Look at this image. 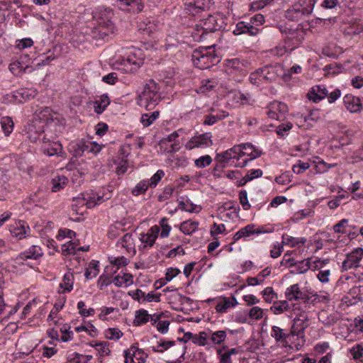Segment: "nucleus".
<instances>
[{"mask_svg":"<svg viewBox=\"0 0 363 363\" xmlns=\"http://www.w3.org/2000/svg\"><path fill=\"white\" fill-rule=\"evenodd\" d=\"M77 246V242L69 240L61 245V250L60 252L64 256L76 255Z\"/></svg>","mask_w":363,"mask_h":363,"instance_id":"49530a36","label":"nucleus"},{"mask_svg":"<svg viewBox=\"0 0 363 363\" xmlns=\"http://www.w3.org/2000/svg\"><path fill=\"white\" fill-rule=\"evenodd\" d=\"M106 189H103L99 191L94 190L86 191L73 200V206L80 207L86 206L87 208H94L111 198V192L106 193ZM107 191L108 190L107 189Z\"/></svg>","mask_w":363,"mask_h":363,"instance_id":"20e7f679","label":"nucleus"},{"mask_svg":"<svg viewBox=\"0 0 363 363\" xmlns=\"http://www.w3.org/2000/svg\"><path fill=\"white\" fill-rule=\"evenodd\" d=\"M99 272V262L96 260H91L86 269L84 276L87 279L96 277Z\"/></svg>","mask_w":363,"mask_h":363,"instance_id":"09e8293b","label":"nucleus"},{"mask_svg":"<svg viewBox=\"0 0 363 363\" xmlns=\"http://www.w3.org/2000/svg\"><path fill=\"white\" fill-rule=\"evenodd\" d=\"M160 233L159 235L161 238H166L169 236V233L172 230V226L168 223V218L166 217L162 218L159 221Z\"/></svg>","mask_w":363,"mask_h":363,"instance_id":"864d4df0","label":"nucleus"},{"mask_svg":"<svg viewBox=\"0 0 363 363\" xmlns=\"http://www.w3.org/2000/svg\"><path fill=\"white\" fill-rule=\"evenodd\" d=\"M225 72L233 80L240 82L247 74V62L239 58L227 60Z\"/></svg>","mask_w":363,"mask_h":363,"instance_id":"9d476101","label":"nucleus"},{"mask_svg":"<svg viewBox=\"0 0 363 363\" xmlns=\"http://www.w3.org/2000/svg\"><path fill=\"white\" fill-rule=\"evenodd\" d=\"M150 314L143 308L137 310L135 312L134 326H141L150 321Z\"/></svg>","mask_w":363,"mask_h":363,"instance_id":"37998d69","label":"nucleus"},{"mask_svg":"<svg viewBox=\"0 0 363 363\" xmlns=\"http://www.w3.org/2000/svg\"><path fill=\"white\" fill-rule=\"evenodd\" d=\"M159 111L143 113L140 117V123L144 127H148L151 125L157 118H159Z\"/></svg>","mask_w":363,"mask_h":363,"instance_id":"de8ad7c7","label":"nucleus"},{"mask_svg":"<svg viewBox=\"0 0 363 363\" xmlns=\"http://www.w3.org/2000/svg\"><path fill=\"white\" fill-rule=\"evenodd\" d=\"M113 281L118 287L128 286L133 284V276L128 273H124L123 276L118 274L114 277Z\"/></svg>","mask_w":363,"mask_h":363,"instance_id":"8fccbe9b","label":"nucleus"},{"mask_svg":"<svg viewBox=\"0 0 363 363\" xmlns=\"http://www.w3.org/2000/svg\"><path fill=\"white\" fill-rule=\"evenodd\" d=\"M285 296L288 301H303L308 302L309 296L307 293L300 289L298 284L289 286L285 291Z\"/></svg>","mask_w":363,"mask_h":363,"instance_id":"5701e85b","label":"nucleus"},{"mask_svg":"<svg viewBox=\"0 0 363 363\" xmlns=\"http://www.w3.org/2000/svg\"><path fill=\"white\" fill-rule=\"evenodd\" d=\"M213 0H186L185 10L189 15L196 16L200 12L209 10Z\"/></svg>","mask_w":363,"mask_h":363,"instance_id":"f3484780","label":"nucleus"},{"mask_svg":"<svg viewBox=\"0 0 363 363\" xmlns=\"http://www.w3.org/2000/svg\"><path fill=\"white\" fill-rule=\"evenodd\" d=\"M314 6L318 1H320V7L323 9L337 11L342 8V4L344 0H315Z\"/></svg>","mask_w":363,"mask_h":363,"instance_id":"c03bdc74","label":"nucleus"},{"mask_svg":"<svg viewBox=\"0 0 363 363\" xmlns=\"http://www.w3.org/2000/svg\"><path fill=\"white\" fill-rule=\"evenodd\" d=\"M199 225L198 221L190 219L181 223L180 230L186 235H191L197 230Z\"/></svg>","mask_w":363,"mask_h":363,"instance_id":"a18cd8bd","label":"nucleus"},{"mask_svg":"<svg viewBox=\"0 0 363 363\" xmlns=\"http://www.w3.org/2000/svg\"><path fill=\"white\" fill-rule=\"evenodd\" d=\"M238 150L239 148L234 145L225 151L216 153L214 160L220 162L225 167H244L246 166V160L239 157Z\"/></svg>","mask_w":363,"mask_h":363,"instance_id":"6e6552de","label":"nucleus"},{"mask_svg":"<svg viewBox=\"0 0 363 363\" xmlns=\"http://www.w3.org/2000/svg\"><path fill=\"white\" fill-rule=\"evenodd\" d=\"M211 133H205L197 134L189 140L185 147L187 150H193L194 148H206L213 145Z\"/></svg>","mask_w":363,"mask_h":363,"instance_id":"4468645a","label":"nucleus"},{"mask_svg":"<svg viewBox=\"0 0 363 363\" xmlns=\"http://www.w3.org/2000/svg\"><path fill=\"white\" fill-rule=\"evenodd\" d=\"M11 235L16 240H21L31 237V229L24 220H16L13 223L9 225Z\"/></svg>","mask_w":363,"mask_h":363,"instance_id":"ddd939ff","label":"nucleus"},{"mask_svg":"<svg viewBox=\"0 0 363 363\" xmlns=\"http://www.w3.org/2000/svg\"><path fill=\"white\" fill-rule=\"evenodd\" d=\"M309 326V320L305 312H301L294 318V323L291 328V335L303 336L304 330Z\"/></svg>","mask_w":363,"mask_h":363,"instance_id":"6ab92c4d","label":"nucleus"},{"mask_svg":"<svg viewBox=\"0 0 363 363\" xmlns=\"http://www.w3.org/2000/svg\"><path fill=\"white\" fill-rule=\"evenodd\" d=\"M43 255V250L39 245H32L26 250L21 252L16 259L20 262L27 259L38 260Z\"/></svg>","mask_w":363,"mask_h":363,"instance_id":"a878e982","label":"nucleus"},{"mask_svg":"<svg viewBox=\"0 0 363 363\" xmlns=\"http://www.w3.org/2000/svg\"><path fill=\"white\" fill-rule=\"evenodd\" d=\"M223 27V21L215 15H208V18L201 19L192 29L191 36L194 41L205 40L209 33L220 30Z\"/></svg>","mask_w":363,"mask_h":363,"instance_id":"f03ea898","label":"nucleus"},{"mask_svg":"<svg viewBox=\"0 0 363 363\" xmlns=\"http://www.w3.org/2000/svg\"><path fill=\"white\" fill-rule=\"evenodd\" d=\"M315 0H299L285 13V17L291 21H298L308 16L314 9Z\"/></svg>","mask_w":363,"mask_h":363,"instance_id":"423d86ee","label":"nucleus"},{"mask_svg":"<svg viewBox=\"0 0 363 363\" xmlns=\"http://www.w3.org/2000/svg\"><path fill=\"white\" fill-rule=\"evenodd\" d=\"M217 84L218 82L215 79H203L201 82V86L198 88L197 92L199 94H205L213 90Z\"/></svg>","mask_w":363,"mask_h":363,"instance_id":"603ef678","label":"nucleus"},{"mask_svg":"<svg viewBox=\"0 0 363 363\" xmlns=\"http://www.w3.org/2000/svg\"><path fill=\"white\" fill-rule=\"evenodd\" d=\"M160 90V86L154 80H150L145 85L143 91L139 94L138 104L147 110L154 108L161 100Z\"/></svg>","mask_w":363,"mask_h":363,"instance_id":"7ed1b4c3","label":"nucleus"},{"mask_svg":"<svg viewBox=\"0 0 363 363\" xmlns=\"http://www.w3.org/2000/svg\"><path fill=\"white\" fill-rule=\"evenodd\" d=\"M159 233L160 226H157V225H152L148 229L147 233H140L138 238L143 245L140 248L143 250H150L152 248L159 237Z\"/></svg>","mask_w":363,"mask_h":363,"instance_id":"dca6fc26","label":"nucleus"},{"mask_svg":"<svg viewBox=\"0 0 363 363\" xmlns=\"http://www.w3.org/2000/svg\"><path fill=\"white\" fill-rule=\"evenodd\" d=\"M65 301L66 297L63 296L62 298H60L54 304V306L52 309L50 311L47 318L48 322L50 323V325H57L58 321L56 320V318L57 316L59 311L62 310V308L64 307Z\"/></svg>","mask_w":363,"mask_h":363,"instance_id":"72a5a7b5","label":"nucleus"},{"mask_svg":"<svg viewBox=\"0 0 363 363\" xmlns=\"http://www.w3.org/2000/svg\"><path fill=\"white\" fill-rule=\"evenodd\" d=\"M270 335L273 337L276 342L284 347H289V342L288 339L292 336L291 330L286 332V330L281 328L279 326L273 325L271 329Z\"/></svg>","mask_w":363,"mask_h":363,"instance_id":"4be33fe9","label":"nucleus"},{"mask_svg":"<svg viewBox=\"0 0 363 363\" xmlns=\"http://www.w3.org/2000/svg\"><path fill=\"white\" fill-rule=\"evenodd\" d=\"M34 42L30 38H24L18 39L15 42V48L18 50H23L33 46Z\"/></svg>","mask_w":363,"mask_h":363,"instance_id":"0e129e2a","label":"nucleus"},{"mask_svg":"<svg viewBox=\"0 0 363 363\" xmlns=\"http://www.w3.org/2000/svg\"><path fill=\"white\" fill-rule=\"evenodd\" d=\"M279 68L272 65H267L256 69L249 77L250 82L256 86L268 84L276 81L279 74Z\"/></svg>","mask_w":363,"mask_h":363,"instance_id":"0eeeda50","label":"nucleus"},{"mask_svg":"<svg viewBox=\"0 0 363 363\" xmlns=\"http://www.w3.org/2000/svg\"><path fill=\"white\" fill-rule=\"evenodd\" d=\"M328 94V91L323 85L313 86L308 94L309 100L318 103L325 99Z\"/></svg>","mask_w":363,"mask_h":363,"instance_id":"2f4dec72","label":"nucleus"},{"mask_svg":"<svg viewBox=\"0 0 363 363\" xmlns=\"http://www.w3.org/2000/svg\"><path fill=\"white\" fill-rule=\"evenodd\" d=\"M0 124L1 130L6 136H9L13 132L14 123L11 117H2L0 121Z\"/></svg>","mask_w":363,"mask_h":363,"instance_id":"3c124183","label":"nucleus"},{"mask_svg":"<svg viewBox=\"0 0 363 363\" xmlns=\"http://www.w3.org/2000/svg\"><path fill=\"white\" fill-rule=\"evenodd\" d=\"M238 353V350L236 348L222 347L217 350V355L220 363H231V356Z\"/></svg>","mask_w":363,"mask_h":363,"instance_id":"58836bf2","label":"nucleus"},{"mask_svg":"<svg viewBox=\"0 0 363 363\" xmlns=\"http://www.w3.org/2000/svg\"><path fill=\"white\" fill-rule=\"evenodd\" d=\"M35 91L22 88L13 92V98L17 103L21 104L25 101L33 99L35 96Z\"/></svg>","mask_w":363,"mask_h":363,"instance_id":"f704fd0d","label":"nucleus"},{"mask_svg":"<svg viewBox=\"0 0 363 363\" xmlns=\"http://www.w3.org/2000/svg\"><path fill=\"white\" fill-rule=\"evenodd\" d=\"M212 157L209 155L201 156L194 160V165L197 168H205L210 165L212 162Z\"/></svg>","mask_w":363,"mask_h":363,"instance_id":"774afa93","label":"nucleus"},{"mask_svg":"<svg viewBox=\"0 0 363 363\" xmlns=\"http://www.w3.org/2000/svg\"><path fill=\"white\" fill-rule=\"evenodd\" d=\"M238 304V303L235 296H231L229 298L220 297L215 308L216 311L219 313H225L229 308H233Z\"/></svg>","mask_w":363,"mask_h":363,"instance_id":"7c9ffc66","label":"nucleus"},{"mask_svg":"<svg viewBox=\"0 0 363 363\" xmlns=\"http://www.w3.org/2000/svg\"><path fill=\"white\" fill-rule=\"evenodd\" d=\"M267 108V114L268 117L277 121L283 120L285 117V113L288 111L287 105L278 101H274L270 103Z\"/></svg>","mask_w":363,"mask_h":363,"instance_id":"412c9836","label":"nucleus"},{"mask_svg":"<svg viewBox=\"0 0 363 363\" xmlns=\"http://www.w3.org/2000/svg\"><path fill=\"white\" fill-rule=\"evenodd\" d=\"M228 116V113L222 110H215L213 108L210 109V113L203 117V124L205 125H212L218 121L223 120Z\"/></svg>","mask_w":363,"mask_h":363,"instance_id":"c756f323","label":"nucleus"},{"mask_svg":"<svg viewBox=\"0 0 363 363\" xmlns=\"http://www.w3.org/2000/svg\"><path fill=\"white\" fill-rule=\"evenodd\" d=\"M44 130L42 128H39L36 130L35 127L30 126L29 127V130L28 131V138L32 143H36L38 140H42L41 136L43 135Z\"/></svg>","mask_w":363,"mask_h":363,"instance_id":"680f3d73","label":"nucleus"},{"mask_svg":"<svg viewBox=\"0 0 363 363\" xmlns=\"http://www.w3.org/2000/svg\"><path fill=\"white\" fill-rule=\"evenodd\" d=\"M119 242L122 247L125 248L127 252L135 255L136 253L135 247V240L133 238V235L130 233H127L123 235L120 239Z\"/></svg>","mask_w":363,"mask_h":363,"instance_id":"a19ab883","label":"nucleus"},{"mask_svg":"<svg viewBox=\"0 0 363 363\" xmlns=\"http://www.w3.org/2000/svg\"><path fill=\"white\" fill-rule=\"evenodd\" d=\"M259 32V28L252 26L250 23H245L244 21L238 22L233 30V33L236 35L247 34L250 36H255L257 35Z\"/></svg>","mask_w":363,"mask_h":363,"instance_id":"c85d7f7f","label":"nucleus"},{"mask_svg":"<svg viewBox=\"0 0 363 363\" xmlns=\"http://www.w3.org/2000/svg\"><path fill=\"white\" fill-rule=\"evenodd\" d=\"M345 32L349 35L363 33V15L360 18H357L351 21L345 28Z\"/></svg>","mask_w":363,"mask_h":363,"instance_id":"473e14b6","label":"nucleus"},{"mask_svg":"<svg viewBox=\"0 0 363 363\" xmlns=\"http://www.w3.org/2000/svg\"><path fill=\"white\" fill-rule=\"evenodd\" d=\"M342 52L340 47L334 45H329L323 49V54L327 57L336 58Z\"/></svg>","mask_w":363,"mask_h":363,"instance_id":"4d7b16f0","label":"nucleus"},{"mask_svg":"<svg viewBox=\"0 0 363 363\" xmlns=\"http://www.w3.org/2000/svg\"><path fill=\"white\" fill-rule=\"evenodd\" d=\"M348 223H349L348 219L344 218V219L340 220L338 223H337L335 225H333V229L334 232L337 233L345 234V233H347V230H346L347 228H352V229L355 228L354 225H353V226L350 225L348 224Z\"/></svg>","mask_w":363,"mask_h":363,"instance_id":"bf43d9fd","label":"nucleus"},{"mask_svg":"<svg viewBox=\"0 0 363 363\" xmlns=\"http://www.w3.org/2000/svg\"><path fill=\"white\" fill-rule=\"evenodd\" d=\"M74 277L72 273L67 272L64 274L62 281L60 284L59 293L67 294L72 291Z\"/></svg>","mask_w":363,"mask_h":363,"instance_id":"4c0bfd02","label":"nucleus"},{"mask_svg":"<svg viewBox=\"0 0 363 363\" xmlns=\"http://www.w3.org/2000/svg\"><path fill=\"white\" fill-rule=\"evenodd\" d=\"M363 257V248L357 247L347 255L346 259L342 262V269L347 271L359 266V262Z\"/></svg>","mask_w":363,"mask_h":363,"instance_id":"aec40b11","label":"nucleus"},{"mask_svg":"<svg viewBox=\"0 0 363 363\" xmlns=\"http://www.w3.org/2000/svg\"><path fill=\"white\" fill-rule=\"evenodd\" d=\"M281 239L282 244L290 247H300L301 245H304L307 241L306 238H296L291 236L286 233H284L282 235Z\"/></svg>","mask_w":363,"mask_h":363,"instance_id":"e433bc0d","label":"nucleus"},{"mask_svg":"<svg viewBox=\"0 0 363 363\" xmlns=\"http://www.w3.org/2000/svg\"><path fill=\"white\" fill-rule=\"evenodd\" d=\"M147 180L143 179L140 181L135 187L131 190V193L135 196L144 194L149 188Z\"/></svg>","mask_w":363,"mask_h":363,"instance_id":"052dcab7","label":"nucleus"},{"mask_svg":"<svg viewBox=\"0 0 363 363\" xmlns=\"http://www.w3.org/2000/svg\"><path fill=\"white\" fill-rule=\"evenodd\" d=\"M294 304H290L288 300L274 301L273 305L270 307V311L275 315H280L284 313L289 317L292 318L291 311H295Z\"/></svg>","mask_w":363,"mask_h":363,"instance_id":"393cba45","label":"nucleus"},{"mask_svg":"<svg viewBox=\"0 0 363 363\" xmlns=\"http://www.w3.org/2000/svg\"><path fill=\"white\" fill-rule=\"evenodd\" d=\"M191 57L194 66L201 69H208L219 62L213 47L196 49Z\"/></svg>","mask_w":363,"mask_h":363,"instance_id":"39448f33","label":"nucleus"},{"mask_svg":"<svg viewBox=\"0 0 363 363\" xmlns=\"http://www.w3.org/2000/svg\"><path fill=\"white\" fill-rule=\"evenodd\" d=\"M279 30L281 33L286 35L284 43L288 50H294L301 43L303 39L302 31L298 30L297 28H292L285 25L280 26Z\"/></svg>","mask_w":363,"mask_h":363,"instance_id":"9b49d317","label":"nucleus"},{"mask_svg":"<svg viewBox=\"0 0 363 363\" xmlns=\"http://www.w3.org/2000/svg\"><path fill=\"white\" fill-rule=\"evenodd\" d=\"M145 55L142 50L130 48L126 50L124 56L122 57L121 63L127 67L130 66L129 70L135 72L143 65Z\"/></svg>","mask_w":363,"mask_h":363,"instance_id":"1a4fd4ad","label":"nucleus"},{"mask_svg":"<svg viewBox=\"0 0 363 363\" xmlns=\"http://www.w3.org/2000/svg\"><path fill=\"white\" fill-rule=\"evenodd\" d=\"M113 16V10L110 8L99 6L96 9L93 14L96 23L91 30L94 38L106 40L113 33L114 26L111 21Z\"/></svg>","mask_w":363,"mask_h":363,"instance_id":"f257e3e1","label":"nucleus"},{"mask_svg":"<svg viewBox=\"0 0 363 363\" xmlns=\"http://www.w3.org/2000/svg\"><path fill=\"white\" fill-rule=\"evenodd\" d=\"M110 103L111 100L106 94L98 96L93 102L94 112L97 114H101Z\"/></svg>","mask_w":363,"mask_h":363,"instance_id":"c9c22d12","label":"nucleus"},{"mask_svg":"<svg viewBox=\"0 0 363 363\" xmlns=\"http://www.w3.org/2000/svg\"><path fill=\"white\" fill-rule=\"evenodd\" d=\"M40 150L48 157L56 156L66 158L67 154L63 150L62 145L57 140H50L44 135L42 138Z\"/></svg>","mask_w":363,"mask_h":363,"instance_id":"f8f14e48","label":"nucleus"},{"mask_svg":"<svg viewBox=\"0 0 363 363\" xmlns=\"http://www.w3.org/2000/svg\"><path fill=\"white\" fill-rule=\"evenodd\" d=\"M343 104L345 108L352 113H359L362 109L360 98L352 94H347L344 96Z\"/></svg>","mask_w":363,"mask_h":363,"instance_id":"b1692460","label":"nucleus"},{"mask_svg":"<svg viewBox=\"0 0 363 363\" xmlns=\"http://www.w3.org/2000/svg\"><path fill=\"white\" fill-rule=\"evenodd\" d=\"M302 72V67L297 64L294 65L283 74L282 79L284 82L291 81L292 74H300Z\"/></svg>","mask_w":363,"mask_h":363,"instance_id":"e2e57ef3","label":"nucleus"},{"mask_svg":"<svg viewBox=\"0 0 363 363\" xmlns=\"http://www.w3.org/2000/svg\"><path fill=\"white\" fill-rule=\"evenodd\" d=\"M326 263L325 260H320V259H317L315 261L311 262L310 259L303 260L296 262V271L298 274H303L306 272L309 269L313 267L315 269H318L322 268Z\"/></svg>","mask_w":363,"mask_h":363,"instance_id":"bb28decb","label":"nucleus"},{"mask_svg":"<svg viewBox=\"0 0 363 363\" xmlns=\"http://www.w3.org/2000/svg\"><path fill=\"white\" fill-rule=\"evenodd\" d=\"M164 172L162 169H158L150 179H147L150 188L156 187L161 179L164 177Z\"/></svg>","mask_w":363,"mask_h":363,"instance_id":"338daca9","label":"nucleus"},{"mask_svg":"<svg viewBox=\"0 0 363 363\" xmlns=\"http://www.w3.org/2000/svg\"><path fill=\"white\" fill-rule=\"evenodd\" d=\"M227 337L226 332L225 330H218L215 332H211L208 339L213 344L220 345L224 342Z\"/></svg>","mask_w":363,"mask_h":363,"instance_id":"13d9d810","label":"nucleus"},{"mask_svg":"<svg viewBox=\"0 0 363 363\" xmlns=\"http://www.w3.org/2000/svg\"><path fill=\"white\" fill-rule=\"evenodd\" d=\"M182 132V129H179L176 131H174L167 138H164L161 140V145L167 147L169 146V149L168 152H177L179 150V143L178 142V138L179 137V133Z\"/></svg>","mask_w":363,"mask_h":363,"instance_id":"cd10ccee","label":"nucleus"},{"mask_svg":"<svg viewBox=\"0 0 363 363\" xmlns=\"http://www.w3.org/2000/svg\"><path fill=\"white\" fill-rule=\"evenodd\" d=\"M68 183V179L64 175H56L50 182L51 190L53 192H57L63 189Z\"/></svg>","mask_w":363,"mask_h":363,"instance_id":"79ce46f5","label":"nucleus"},{"mask_svg":"<svg viewBox=\"0 0 363 363\" xmlns=\"http://www.w3.org/2000/svg\"><path fill=\"white\" fill-rule=\"evenodd\" d=\"M84 141L72 142L69 145V151L73 152V156L74 157H81L86 152L84 148Z\"/></svg>","mask_w":363,"mask_h":363,"instance_id":"5fc2aeb1","label":"nucleus"},{"mask_svg":"<svg viewBox=\"0 0 363 363\" xmlns=\"http://www.w3.org/2000/svg\"><path fill=\"white\" fill-rule=\"evenodd\" d=\"M271 272H272L271 268L267 267V268L264 269L263 270H262L257 274V277H248L246 279V282H247V285H249V286H257V285L262 284L264 282V279L271 274Z\"/></svg>","mask_w":363,"mask_h":363,"instance_id":"ea45409f","label":"nucleus"},{"mask_svg":"<svg viewBox=\"0 0 363 363\" xmlns=\"http://www.w3.org/2000/svg\"><path fill=\"white\" fill-rule=\"evenodd\" d=\"M115 5L120 10L132 14L139 13L145 7L143 0H116Z\"/></svg>","mask_w":363,"mask_h":363,"instance_id":"a211bd4d","label":"nucleus"},{"mask_svg":"<svg viewBox=\"0 0 363 363\" xmlns=\"http://www.w3.org/2000/svg\"><path fill=\"white\" fill-rule=\"evenodd\" d=\"M179 208L183 211L190 213H198L201 210L200 206L194 204L189 199H187L185 201H180L179 202Z\"/></svg>","mask_w":363,"mask_h":363,"instance_id":"6e6d98bb","label":"nucleus"},{"mask_svg":"<svg viewBox=\"0 0 363 363\" xmlns=\"http://www.w3.org/2000/svg\"><path fill=\"white\" fill-rule=\"evenodd\" d=\"M235 147L239 148V150L237 151L238 156L243 160H246V165L249 161L258 158L262 155V151L250 143L235 145Z\"/></svg>","mask_w":363,"mask_h":363,"instance_id":"2eb2a0df","label":"nucleus"},{"mask_svg":"<svg viewBox=\"0 0 363 363\" xmlns=\"http://www.w3.org/2000/svg\"><path fill=\"white\" fill-rule=\"evenodd\" d=\"M130 350L132 352V355L134 357V358L138 360V363H145L146 362V359L148 357V354L145 353L142 349L132 346Z\"/></svg>","mask_w":363,"mask_h":363,"instance_id":"69168bd1","label":"nucleus"}]
</instances>
